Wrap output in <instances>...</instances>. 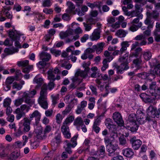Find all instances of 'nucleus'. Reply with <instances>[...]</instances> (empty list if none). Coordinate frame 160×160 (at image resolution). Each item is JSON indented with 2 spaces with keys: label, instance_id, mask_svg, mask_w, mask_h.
I'll return each mask as SVG.
<instances>
[{
  "label": "nucleus",
  "instance_id": "f257e3e1",
  "mask_svg": "<svg viewBox=\"0 0 160 160\" xmlns=\"http://www.w3.org/2000/svg\"><path fill=\"white\" fill-rule=\"evenodd\" d=\"M89 71L85 70H81L78 69L75 74V76L73 77L72 80V82H75L77 81L78 82V84H80L83 80V79L85 78L88 76Z\"/></svg>",
  "mask_w": 160,
  "mask_h": 160
},
{
  "label": "nucleus",
  "instance_id": "f03ea898",
  "mask_svg": "<svg viewBox=\"0 0 160 160\" xmlns=\"http://www.w3.org/2000/svg\"><path fill=\"white\" fill-rule=\"evenodd\" d=\"M53 140V141L51 143L52 151H50L48 153L49 157H51L52 156L54 152L56 151L58 144L61 142V134L57 133L55 136Z\"/></svg>",
  "mask_w": 160,
  "mask_h": 160
},
{
  "label": "nucleus",
  "instance_id": "7ed1b4c3",
  "mask_svg": "<svg viewBox=\"0 0 160 160\" xmlns=\"http://www.w3.org/2000/svg\"><path fill=\"white\" fill-rule=\"evenodd\" d=\"M159 107L158 110L156 107L152 105H150L147 110V115L152 118H158L160 114V106H159Z\"/></svg>",
  "mask_w": 160,
  "mask_h": 160
},
{
  "label": "nucleus",
  "instance_id": "20e7f679",
  "mask_svg": "<svg viewBox=\"0 0 160 160\" xmlns=\"http://www.w3.org/2000/svg\"><path fill=\"white\" fill-rule=\"evenodd\" d=\"M9 36L13 42L15 41V46L17 47V48H21V46L19 42L17 40H19L20 35L18 33L16 30L10 31L9 32Z\"/></svg>",
  "mask_w": 160,
  "mask_h": 160
},
{
  "label": "nucleus",
  "instance_id": "39448f33",
  "mask_svg": "<svg viewBox=\"0 0 160 160\" xmlns=\"http://www.w3.org/2000/svg\"><path fill=\"white\" fill-rule=\"evenodd\" d=\"M38 102L42 108L45 109H47L48 105L47 93H43L42 92H40V96L38 99Z\"/></svg>",
  "mask_w": 160,
  "mask_h": 160
},
{
  "label": "nucleus",
  "instance_id": "423d86ee",
  "mask_svg": "<svg viewBox=\"0 0 160 160\" xmlns=\"http://www.w3.org/2000/svg\"><path fill=\"white\" fill-rule=\"evenodd\" d=\"M107 150L108 152V155L113 156L115 155V152L119 148L118 145L116 144H110L106 145Z\"/></svg>",
  "mask_w": 160,
  "mask_h": 160
},
{
  "label": "nucleus",
  "instance_id": "0eeeda50",
  "mask_svg": "<svg viewBox=\"0 0 160 160\" xmlns=\"http://www.w3.org/2000/svg\"><path fill=\"white\" fill-rule=\"evenodd\" d=\"M29 116V120L31 122L33 119V118H34L35 121V123L36 125H37L40 120L41 113L38 110H35L32 114H30Z\"/></svg>",
  "mask_w": 160,
  "mask_h": 160
},
{
  "label": "nucleus",
  "instance_id": "6e6552de",
  "mask_svg": "<svg viewBox=\"0 0 160 160\" xmlns=\"http://www.w3.org/2000/svg\"><path fill=\"white\" fill-rule=\"evenodd\" d=\"M128 59V54H125L123 57H120L118 59L119 62L121 63V67H124L125 70H127L129 68Z\"/></svg>",
  "mask_w": 160,
  "mask_h": 160
},
{
  "label": "nucleus",
  "instance_id": "1a4fd4ad",
  "mask_svg": "<svg viewBox=\"0 0 160 160\" xmlns=\"http://www.w3.org/2000/svg\"><path fill=\"white\" fill-rule=\"evenodd\" d=\"M22 123V126L23 128V131L24 133H25L26 132H28L30 129V124L31 122L29 120L28 118L27 117H25L21 121Z\"/></svg>",
  "mask_w": 160,
  "mask_h": 160
},
{
  "label": "nucleus",
  "instance_id": "9d476101",
  "mask_svg": "<svg viewBox=\"0 0 160 160\" xmlns=\"http://www.w3.org/2000/svg\"><path fill=\"white\" fill-rule=\"evenodd\" d=\"M61 129L66 138H71V133L69 132V128L67 124L63 123Z\"/></svg>",
  "mask_w": 160,
  "mask_h": 160
},
{
  "label": "nucleus",
  "instance_id": "9b49d317",
  "mask_svg": "<svg viewBox=\"0 0 160 160\" xmlns=\"http://www.w3.org/2000/svg\"><path fill=\"white\" fill-rule=\"evenodd\" d=\"M132 147L135 150L138 149L142 144V142L138 139H137L135 137L131 138L130 140Z\"/></svg>",
  "mask_w": 160,
  "mask_h": 160
},
{
  "label": "nucleus",
  "instance_id": "f8f14e48",
  "mask_svg": "<svg viewBox=\"0 0 160 160\" xmlns=\"http://www.w3.org/2000/svg\"><path fill=\"white\" fill-rule=\"evenodd\" d=\"M113 118L115 122L119 125L122 126L123 123V121L121 114L118 112H115L113 114Z\"/></svg>",
  "mask_w": 160,
  "mask_h": 160
},
{
  "label": "nucleus",
  "instance_id": "ddd939ff",
  "mask_svg": "<svg viewBox=\"0 0 160 160\" xmlns=\"http://www.w3.org/2000/svg\"><path fill=\"white\" fill-rule=\"evenodd\" d=\"M156 29L153 32L155 39L157 42H160V23L157 22L156 25Z\"/></svg>",
  "mask_w": 160,
  "mask_h": 160
},
{
  "label": "nucleus",
  "instance_id": "4468645a",
  "mask_svg": "<svg viewBox=\"0 0 160 160\" xmlns=\"http://www.w3.org/2000/svg\"><path fill=\"white\" fill-rule=\"evenodd\" d=\"M139 96L142 100L146 103H152L154 101L155 98L145 93L141 94Z\"/></svg>",
  "mask_w": 160,
  "mask_h": 160
},
{
  "label": "nucleus",
  "instance_id": "2eb2a0df",
  "mask_svg": "<svg viewBox=\"0 0 160 160\" xmlns=\"http://www.w3.org/2000/svg\"><path fill=\"white\" fill-rule=\"evenodd\" d=\"M51 73L50 71L48 72V78L50 80V82L48 84V86L49 89L50 90L53 88L55 86V84L53 82L55 81V78L53 77V76L51 74Z\"/></svg>",
  "mask_w": 160,
  "mask_h": 160
},
{
  "label": "nucleus",
  "instance_id": "dca6fc26",
  "mask_svg": "<svg viewBox=\"0 0 160 160\" xmlns=\"http://www.w3.org/2000/svg\"><path fill=\"white\" fill-rule=\"evenodd\" d=\"M101 31L99 29L94 30L92 34L90 36V38L92 41L97 40L100 38Z\"/></svg>",
  "mask_w": 160,
  "mask_h": 160
},
{
  "label": "nucleus",
  "instance_id": "f3484780",
  "mask_svg": "<svg viewBox=\"0 0 160 160\" xmlns=\"http://www.w3.org/2000/svg\"><path fill=\"white\" fill-rule=\"evenodd\" d=\"M122 152L123 155L127 158L132 157L134 154L133 150L129 148L123 149Z\"/></svg>",
  "mask_w": 160,
  "mask_h": 160
},
{
  "label": "nucleus",
  "instance_id": "a211bd4d",
  "mask_svg": "<svg viewBox=\"0 0 160 160\" xmlns=\"http://www.w3.org/2000/svg\"><path fill=\"white\" fill-rule=\"evenodd\" d=\"M51 55L47 52H42L40 55V58L42 60L47 62L51 59Z\"/></svg>",
  "mask_w": 160,
  "mask_h": 160
},
{
  "label": "nucleus",
  "instance_id": "6ab92c4d",
  "mask_svg": "<svg viewBox=\"0 0 160 160\" xmlns=\"http://www.w3.org/2000/svg\"><path fill=\"white\" fill-rule=\"evenodd\" d=\"M156 88V82H152L149 84L148 92L149 91L150 94L152 96L155 95V88Z\"/></svg>",
  "mask_w": 160,
  "mask_h": 160
},
{
  "label": "nucleus",
  "instance_id": "aec40b11",
  "mask_svg": "<svg viewBox=\"0 0 160 160\" xmlns=\"http://www.w3.org/2000/svg\"><path fill=\"white\" fill-rule=\"evenodd\" d=\"M137 118L136 115L134 113H132L128 116V122L130 125L137 124Z\"/></svg>",
  "mask_w": 160,
  "mask_h": 160
},
{
  "label": "nucleus",
  "instance_id": "412c9836",
  "mask_svg": "<svg viewBox=\"0 0 160 160\" xmlns=\"http://www.w3.org/2000/svg\"><path fill=\"white\" fill-rule=\"evenodd\" d=\"M142 49L141 48L138 47L135 49L134 50L132 51L129 55V58L136 57L137 58L139 55L142 51Z\"/></svg>",
  "mask_w": 160,
  "mask_h": 160
},
{
  "label": "nucleus",
  "instance_id": "4be33fe9",
  "mask_svg": "<svg viewBox=\"0 0 160 160\" xmlns=\"http://www.w3.org/2000/svg\"><path fill=\"white\" fill-rule=\"evenodd\" d=\"M13 112L16 114V117L17 120L20 119L22 117L25 115V113L24 112H21L19 108H17Z\"/></svg>",
  "mask_w": 160,
  "mask_h": 160
},
{
  "label": "nucleus",
  "instance_id": "5701e85b",
  "mask_svg": "<svg viewBox=\"0 0 160 160\" xmlns=\"http://www.w3.org/2000/svg\"><path fill=\"white\" fill-rule=\"evenodd\" d=\"M33 82L34 83L37 84V85L36 86V89L39 88L43 83V80L42 78H38L37 76H36L34 78Z\"/></svg>",
  "mask_w": 160,
  "mask_h": 160
},
{
  "label": "nucleus",
  "instance_id": "b1692460",
  "mask_svg": "<svg viewBox=\"0 0 160 160\" xmlns=\"http://www.w3.org/2000/svg\"><path fill=\"white\" fill-rule=\"evenodd\" d=\"M154 21L152 20L151 18L147 16V17L144 21V23L147 25V28L151 29L153 28Z\"/></svg>",
  "mask_w": 160,
  "mask_h": 160
},
{
  "label": "nucleus",
  "instance_id": "393cba45",
  "mask_svg": "<svg viewBox=\"0 0 160 160\" xmlns=\"http://www.w3.org/2000/svg\"><path fill=\"white\" fill-rule=\"evenodd\" d=\"M68 6V8L66 10L67 13H72L75 9V6L74 4L71 2L68 1L67 3Z\"/></svg>",
  "mask_w": 160,
  "mask_h": 160
},
{
  "label": "nucleus",
  "instance_id": "a878e982",
  "mask_svg": "<svg viewBox=\"0 0 160 160\" xmlns=\"http://www.w3.org/2000/svg\"><path fill=\"white\" fill-rule=\"evenodd\" d=\"M139 16L134 19L132 21L131 23L133 24H135V25L137 27L141 28L142 25V23L140 22V18H142V15L141 14H139Z\"/></svg>",
  "mask_w": 160,
  "mask_h": 160
},
{
  "label": "nucleus",
  "instance_id": "bb28decb",
  "mask_svg": "<svg viewBox=\"0 0 160 160\" xmlns=\"http://www.w3.org/2000/svg\"><path fill=\"white\" fill-rule=\"evenodd\" d=\"M142 62V61L141 58H137L133 60V63L134 66L137 68L136 70H139L142 67L141 66V64Z\"/></svg>",
  "mask_w": 160,
  "mask_h": 160
},
{
  "label": "nucleus",
  "instance_id": "cd10ccee",
  "mask_svg": "<svg viewBox=\"0 0 160 160\" xmlns=\"http://www.w3.org/2000/svg\"><path fill=\"white\" fill-rule=\"evenodd\" d=\"M59 96V94H57L55 95H51L52 105L53 107H55L56 105L58 102Z\"/></svg>",
  "mask_w": 160,
  "mask_h": 160
},
{
  "label": "nucleus",
  "instance_id": "c85d7f7f",
  "mask_svg": "<svg viewBox=\"0 0 160 160\" xmlns=\"http://www.w3.org/2000/svg\"><path fill=\"white\" fill-rule=\"evenodd\" d=\"M83 124H84L83 122L82 118L80 117H78L76 118L74 122V125L78 126V127H77V129L78 130H79L80 126H81Z\"/></svg>",
  "mask_w": 160,
  "mask_h": 160
},
{
  "label": "nucleus",
  "instance_id": "c756f323",
  "mask_svg": "<svg viewBox=\"0 0 160 160\" xmlns=\"http://www.w3.org/2000/svg\"><path fill=\"white\" fill-rule=\"evenodd\" d=\"M105 45V43L103 42L99 43L97 45H95L97 47L95 50L97 54H99L102 51Z\"/></svg>",
  "mask_w": 160,
  "mask_h": 160
},
{
  "label": "nucleus",
  "instance_id": "7c9ffc66",
  "mask_svg": "<svg viewBox=\"0 0 160 160\" xmlns=\"http://www.w3.org/2000/svg\"><path fill=\"white\" fill-rule=\"evenodd\" d=\"M126 127L132 132H135L138 130V125L137 124L130 125L128 122L126 124Z\"/></svg>",
  "mask_w": 160,
  "mask_h": 160
},
{
  "label": "nucleus",
  "instance_id": "2f4dec72",
  "mask_svg": "<svg viewBox=\"0 0 160 160\" xmlns=\"http://www.w3.org/2000/svg\"><path fill=\"white\" fill-rule=\"evenodd\" d=\"M147 43V42L144 40L142 41H137L136 42L134 43H133L132 45L131 48V50L133 51L137 46H143L146 45Z\"/></svg>",
  "mask_w": 160,
  "mask_h": 160
},
{
  "label": "nucleus",
  "instance_id": "473e14b6",
  "mask_svg": "<svg viewBox=\"0 0 160 160\" xmlns=\"http://www.w3.org/2000/svg\"><path fill=\"white\" fill-rule=\"evenodd\" d=\"M152 117L148 116L147 115V116L146 118V119L148 121L150 124H151L154 128H156L157 126V122L154 119L151 118Z\"/></svg>",
  "mask_w": 160,
  "mask_h": 160
},
{
  "label": "nucleus",
  "instance_id": "72a5a7b5",
  "mask_svg": "<svg viewBox=\"0 0 160 160\" xmlns=\"http://www.w3.org/2000/svg\"><path fill=\"white\" fill-rule=\"evenodd\" d=\"M67 147L65 148V151L67 153L71 154L72 153L71 148H74L76 146V144L71 145V143H68L66 145Z\"/></svg>",
  "mask_w": 160,
  "mask_h": 160
},
{
  "label": "nucleus",
  "instance_id": "f704fd0d",
  "mask_svg": "<svg viewBox=\"0 0 160 160\" xmlns=\"http://www.w3.org/2000/svg\"><path fill=\"white\" fill-rule=\"evenodd\" d=\"M4 51L5 52L7 53V55H8L12 54L15 52H17L18 51V49L17 48H6Z\"/></svg>",
  "mask_w": 160,
  "mask_h": 160
},
{
  "label": "nucleus",
  "instance_id": "c9c22d12",
  "mask_svg": "<svg viewBox=\"0 0 160 160\" xmlns=\"http://www.w3.org/2000/svg\"><path fill=\"white\" fill-rule=\"evenodd\" d=\"M147 16L151 18L152 17L153 18L157 19L159 16V14L158 12L156 11H154L152 12H147Z\"/></svg>",
  "mask_w": 160,
  "mask_h": 160
},
{
  "label": "nucleus",
  "instance_id": "e433bc0d",
  "mask_svg": "<svg viewBox=\"0 0 160 160\" xmlns=\"http://www.w3.org/2000/svg\"><path fill=\"white\" fill-rule=\"evenodd\" d=\"M49 63L46 62L43 60L39 61L37 64V66L40 69L44 68L46 66H49Z\"/></svg>",
  "mask_w": 160,
  "mask_h": 160
},
{
  "label": "nucleus",
  "instance_id": "4c0bfd02",
  "mask_svg": "<svg viewBox=\"0 0 160 160\" xmlns=\"http://www.w3.org/2000/svg\"><path fill=\"white\" fill-rule=\"evenodd\" d=\"M36 93V91L35 89H33L30 92L27 91L23 93V97H26L28 96L29 97L33 98V96Z\"/></svg>",
  "mask_w": 160,
  "mask_h": 160
},
{
  "label": "nucleus",
  "instance_id": "58836bf2",
  "mask_svg": "<svg viewBox=\"0 0 160 160\" xmlns=\"http://www.w3.org/2000/svg\"><path fill=\"white\" fill-rule=\"evenodd\" d=\"M29 62L28 60L19 61L17 62V65L19 67H25L28 65Z\"/></svg>",
  "mask_w": 160,
  "mask_h": 160
},
{
  "label": "nucleus",
  "instance_id": "ea45409f",
  "mask_svg": "<svg viewBox=\"0 0 160 160\" xmlns=\"http://www.w3.org/2000/svg\"><path fill=\"white\" fill-rule=\"evenodd\" d=\"M129 44H128V41H123L121 43L122 47L120 50L123 53L127 49V47H128Z\"/></svg>",
  "mask_w": 160,
  "mask_h": 160
},
{
  "label": "nucleus",
  "instance_id": "a19ab883",
  "mask_svg": "<svg viewBox=\"0 0 160 160\" xmlns=\"http://www.w3.org/2000/svg\"><path fill=\"white\" fill-rule=\"evenodd\" d=\"M148 75V72H143L137 74L136 76L141 79H147Z\"/></svg>",
  "mask_w": 160,
  "mask_h": 160
},
{
  "label": "nucleus",
  "instance_id": "79ce46f5",
  "mask_svg": "<svg viewBox=\"0 0 160 160\" xmlns=\"http://www.w3.org/2000/svg\"><path fill=\"white\" fill-rule=\"evenodd\" d=\"M20 155V153L18 152H13L10 155L9 159L10 160H14L18 158Z\"/></svg>",
  "mask_w": 160,
  "mask_h": 160
},
{
  "label": "nucleus",
  "instance_id": "37998d69",
  "mask_svg": "<svg viewBox=\"0 0 160 160\" xmlns=\"http://www.w3.org/2000/svg\"><path fill=\"white\" fill-rule=\"evenodd\" d=\"M127 33V31H125L122 29H120L116 33L117 36L120 38L124 37Z\"/></svg>",
  "mask_w": 160,
  "mask_h": 160
},
{
  "label": "nucleus",
  "instance_id": "c03bdc74",
  "mask_svg": "<svg viewBox=\"0 0 160 160\" xmlns=\"http://www.w3.org/2000/svg\"><path fill=\"white\" fill-rule=\"evenodd\" d=\"M143 57L146 60H148L152 57V54L150 51L144 52L143 54Z\"/></svg>",
  "mask_w": 160,
  "mask_h": 160
},
{
  "label": "nucleus",
  "instance_id": "a18cd8bd",
  "mask_svg": "<svg viewBox=\"0 0 160 160\" xmlns=\"http://www.w3.org/2000/svg\"><path fill=\"white\" fill-rule=\"evenodd\" d=\"M50 51L52 54L54 55L56 57L60 55L61 53V51L57 50L53 48L50 49Z\"/></svg>",
  "mask_w": 160,
  "mask_h": 160
},
{
  "label": "nucleus",
  "instance_id": "49530a36",
  "mask_svg": "<svg viewBox=\"0 0 160 160\" xmlns=\"http://www.w3.org/2000/svg\"><path fill=\"white\" fill-rule=\"evenodd\" d=\"M119 141L120 145L122 146L125 145L127 143L126 138L123 136H121L119 137Z\"/></svg>",
  "mask_w": 160,
  "mask_h": 160
},
{
  "label": "nucleus",
  "instance_id": "de8ad7c7",
  "mask_svg": "<svg viewBox=\"0 0 160 160\" xmlns=\"http://www.w3.org/2000/svg\"><path fill=\"white\" fill-rule=\"evenodd\" d=\"M11 102V99L7 98L4 99L3 103V106L5 108L7 107L10 106V105Z\"/></svg>",
  "mask_w": 160,
  "mask_h": 160
},
{
  "label": "nucleus",
  "instance_id": "09e8293b",
  "mask_svg": "<svg viewBox=\"0 0 160 160\" xmlns=\"http://www.w3.org/2000/svg\"><path fill=\"white\" fill-rule=\"evenodd\" d=\"M23 98L25 99V102L28 104L31 105L34 103V101L33 100L30 99L31 97H29L28 96V97H23V94L22 95Z\"/></svg>",
  "mask_w": 160,
  "mask_h": 160
},
{
  "label": "nucleus",
  "instance_id": "8fccbe9b",
  "mask_svg": "<svg viewBox=\"0 0 160 160\" xmlns=\"http://www.w3.org/2000/svg\"><path fill=\"white\" fill-rule=\"evenodd\" d=\"M153 72L155 74V75L157 76L160 75V67L158 66V64L156 65L154 68L152 70Z\"/></svg>",
  "mask_w": 160,
  "mask_h": 160
},
{
  "label": "nucleus",
  "instance_id": "3c124183",
  "mask_svg": "<svg viewBox=\"0 0 160 160\" xmlns=\"http://www.w3.org/2000/svg\"><path fill=\"white\" fill-rule=\"evenodd\" d=\"M108 129L109 132H117V126L113 124L111 125L110 126L107 127Z\"/></svg>",
  "mask_w": 160,
  "mask_h": 160
},
{
  "label": "nucleus",
  "instance_id": "603ef678",
  "mask_svg": "<svg viewBox=\"0 0 160 160\" xmlns=\"http://www.w3.org/2000/svg\"><path fill=\"white\" fill-rule=\"evenodd\" d=\"M33 68L32 65H28L26 67L23 68L22 70V72L25 73H28Z\"/></svg>",
  "mask_w": 160,
  "mask_h": 160
},
{
  "label": "nucleus",
  "instance_id": "864d4df0",
  "mask_svg": "<svg viewBox=\"0 0 160 160\" xmlns=\"http://www.w3.org/2000/svg\"><path fill=\"white\" fill-rule=\"evenodd\" d=\"M72 109L71 106L70 105H68L66 107L65 109L62 112V114L63 115L65 116L67 115L71 111Z\"/></svg>",
  "mask_w": 160,
  "mask_h": 160
},
{
  "label": "nucleus",
  "instance_id": "5fc2aeb1",
  "mask_svg": "<svg viewBox=\"0 0 160 160\" xmlns=\"http://www.w3.org/2000/svg\"><path fill=\"white\" fill-rule=\"evenodd\" d=\"M24 101V98L22 96V98H18L16 99L14 102L15 105L17 106H18L20 105Z\"/></svg>",
  "mask_w": 160,
  "mask_h": 160
},
{
  "label": "nucleus",
  "instance_id": "6e6d98bb",
  "mask_svg": "<svg viewBox=\"0 0 160 160\" xmlns=\"http://www.w3.org/2000/svg\"><path fill=\"white\" fill-rule=\"evenodd\" d=\"M74 119V117L72 116H70L68 117L67 118L63 123L68 125V124L69 123L72 122L73 121Z\"/></svg>",
  "mask_w": 160,
  "mask_h": 160
},
{
  "label": "nucleus",
  "instance_id": "4d7b16f0",
  "mask_svg": "<svg viewBox=\"0 0 160 160\" xmlns=\"http://www.w3.org/2000/svg\"><path fill=\"white\" fill-rule=\"evenodd\" d=\"M52 129V127L50 125H48L46 126L44 130V136H46V134L50 132Z\"/></svg>",
  "mask_w": 160,
  "mask_h": 160
},
{
  "label": "nucleus",
  "instance_id": "13d9d810",
  "mask_svg": "<svg viewBox=\"0 0 160 160\" xmlns=\"http://www.w3.org/2000/svg\"><path fill=\"white\" fill-rule=\"evenodd\" d=\"M90 141L88 139H86L84 142V144L86 146V148L85 149L86 151H89L90 148Z\"/></svg>",
  "mask_w": 160,
  "mask_h": 160
},
{
  "label": "nucleus",
  "instance_id": "bf43d9fd",
  "mask_svg": "<svg viewBox=\"0 0 160 160\" xmlns=\"http://www.w3.org/2000/svg\"><path fill=\"white\" fill-rule=\"evenodd\" d=\"M92 24H89L88 22L87 23L83 22V24L85 31H89L92 28L91 25Z\"/></svg>",
  "mask_w": 160,
  "mask_h": 160
},
{
  "label": "nucleus",
  "instance_id": "052dcab7",
  "mask_svg": "<svg viewBox=\"0 0 160 160\" xmlns=\"http://www.w3.org/2000/svg\"><path fill=\"white\" fill-rule=\"evenodd\" d=\"M156 75L152 71H151L150 73H148L147 79L151 81L152 79H154Z\"/></svg>",
  "mask_w": 160,
  "mask_h": 160
},
{
  "label": "nucleus",
  "instance_id": "680f3d73",
  "mask_svg": "<svg viewBox=\"0 0 160 160\" xmlns=\"http://www.w3.org/2000/svg\"><path fill=\"white\" fill-rule=\"evenodd\" d=\"M96 46L93 45L91 48H89L86 50V53L88 54L91 53L96 51Z\"/></svg>",
  "mask_w": 160,
  "mask_h": 160
},
{
  "label": "nucleus",
  "instance_id": "e2e57ef3",
  "mask_svg": "<svg viewBox=\"0 0 160 160\" xmlns=\"http://www.w3.org/2000/svg\"><path fill=\"white\" fill-rule=\"evenodd\" d=\"M145 37L143 36L142 34H141L136 36L135 39L136 40L138 41H142L144 40L146 41L145 40Z\"/></svg>",
  "mask_w": 160,
  "mask_h": 160
},
{
  "label": "nucleus",
  "instance_id": "0e129e2a",
  "mask_svg": "<svg viewBox=\"0 0 160 160\" xmlns=\"http://www.w3.org/2000/svg\"><path fill=\"white\" fill-rule=\"evenodd\" d=\"M59 36L61 39H63L68 36V33L67 31L65 32H61L59 33Z\"/></svg>",
  "mask_w": 160,
  "mask_h": 160
},
{
  "label": "nucleus",
  "instance_id": "69168bd1",
  "mask_svg": "<svg viewBox=\"0 0 160 160\" xmlns=\"http://www.w3.org/2000/svg\"><path fill=\"white\" fill-rule=\"evenodd\" d=\"M110 137L111 138H112V140L114 141L118 137V134L117 132H113L110 133Z\"/></svg>",
  "mask_w": 160,
  "mask_h": 160
},
{
  "label": "nucleus",
  "instance_id": "338daca9",
  "mask_svg": "<svg viewBox=\"0 0 160 160\" xmlns=\"http://www.w3.org/2000/svg\"><path fill=\"white\" fill-rule=\"evenodd\" d=\"M21 111V112H24V111L26 110V112H28L29 109V107L28 106H27L25 104H23L22 105L20 108Z\"/></svg>",
  "mask_w": 160,
  "mask_h": 160
},
{
  "label": "nucleus",
  "instance_id": "774afa93",
  "mask_svg": "<svg viewBox=\"0 0 160 160\" xmlns=\"http://www.w3.org/2000/svg\"><path fill=\"white\" fill-rule=\"evenodd\" d=\"M23 132L22 128V127H20L18 129L17 132H16V135L17 137H19L23 134Z\"/></svg>",
  "mask_w": 160,
  "mask_h": 160
}]
</instances>
